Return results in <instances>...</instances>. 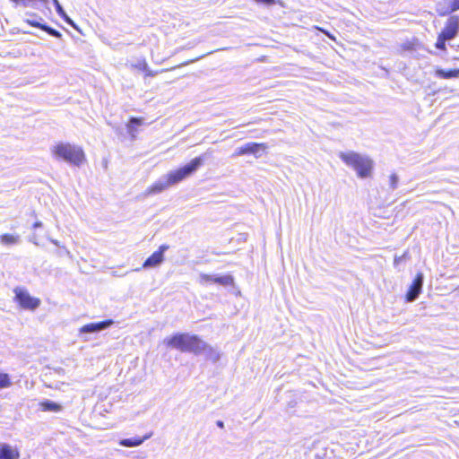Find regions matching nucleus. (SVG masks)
<instances>
[{"instance_id":"ddd939ff","label":"nucleus","mask_w":459,"mask_h":459,"mask_svg":"<svg viewBox=\"0 0 459 459\" xmlns=\"http://www.w3.org/2000/svg\"><path fill=\"white\" fill-rule=\"evenodd\" d=\"M173 184H169L167 179L166 182L158 181L152 184L145 191L146 195L159 194L164 191L168 186H172Z\"/></svg>"},{"instance_id":"c756f323","label":"nucleus","mask_w":459,"mask_h":459,"mask_svg":"<svg viewBox=\"0 0 459 459\" xmlns=\"http://www.w3.org/2000/svg\"><path fill=\"white\" fill-rule=\"evenodd\" d=\"M316 30L322 31L324 34H325L328 38H330L331 39L333 40H335V38L334 36H333L331 33H329L327 30L322 29V28H319V27H316Z\"/></svg>"},{"instance_id":"f257e3e1","label":"nucleus","mask_w":459,"mask_h":459,"mask_svg":"<svg viewBox=\"0 0 459 459\" xmlns=\"http://www.w3.org/2000/svg\"><path fill=\"white\" fill-rule=\"evenodd\" d=\"M168 347L177 349L181 352L200 354L208 347L207 344L195 334L178 333L165 340Z\"/></svg>"},{"instance_id":"6ab92c4d","label":"nucleus","mask_w":459,"mask_h":459,"mask_svg":"<svg viewBox=\"0 0 459 459\" xmlns=\"http://www.w3.org/2000/svg\"><path fill=\"white\" fill-rule=\"evenodd\" d=\"M13 385L11 377L7 373L0 372V389L9 388Z\"/></svg>"},{"instance_id":"b1692460","label":"nucleus","mask_w":459,"mask_h":459,"mask_svg":"<svg viewBox=\"0 0 459 459\" xmlns=\"http://www.w3.org/2000/svg\"><path fill=\"white\" fill-rule=\"evenodd\" d=\"M44 31L48 32L49 35L54 36L56 38H61L62 34L56 30V29H53L46 24H43L42 29Z\"/></svg>"},{"instance_id":"39448f33","label":"nucleus","mask_w":459,"mask_h":459,"mask_svg":"<svg viewBox=\"0 0 459 459\" xmlns=\"http://www.w3.org/2000/svg\"><path fill=\"white\" fill-rule=\"evenodd\" d=\"M13 293V300L22 309L35 310L41 304L40 299L31 296L29 290L23 287H15Z\"/></svg>"},{"instance_id":"6e6552de","label":"nucleus","mask_w":459,"mask_h":459,"mask_svg":"<svg viewBox=\"0 0 459 459\" xmlns=\"http://www.w3.org/2000/svg\"><path fill=\"white\" fill-rule=\"evenodd\" d=\"M422 285L423 274L422 273H418L405 294V301L411 302L415 300L421 292Z\"/></svg>"},{"instance_id":"2eb2a0df","label":"nucleus","mask_w":459,"mask_h":459,"mask_svg":"<svg viewBox=\"0 0 459 459\" xmlns=\"http://www.w3.org/2000/svg\"><path fill=\"white\" fill-rule=\"evenodd\" d=\"M459 10V0H449L447 7H437V13L439 16H446Z\"/></svg>"},{"instance_id":"a878e982","label":"nucleus","mask_w":459,"mask_h":459,"mask_svg":"<svg viewBox=\"0 0 459 459\" xmlns=\"http://www.w3.org/2000/svg\"><path fill=\"white\" fill-rule=\"evenodd\" d=\"M214 278L215 276H212L210 274H206V273H202L200 275V281L201 282H214Z\"/></svg>"},{"instance_id":"f03ea898","label":"nucleus","mask_w":459,"mask_h":459,"mask_svg":"<svg viewBox=\"0 0 459 459\" xmlns=\"http://www.w3.org/2000/svg\"><path fill=\"white\" fill-rule=\"evenodd\" d=\"M51 152L57 159L78 167L86 161L83 149L70 143H58L53 146Z\"/></svg>"},{"instance_id":"412c9836","label":"nucleus","mask_w":459,"mask_h":459,"mask_svg":"<svg viewBox=\"0 0 459 459\" xmlns=\"http://www.w3.org/2000/svg\"><path fill=\"white\" fill-rule=\"evenodd\" d=\"M449 40L448 39H445L444 36L440 35L438 33L437 35V41L435 43V47L437 48V49H440V50H443L445 51L446 49V42Z\"/></svg>"},{"instance_id":"5701e85b","label":"nucleus","mask_w":459,"mask_h":459,"mask_svg":"<svg viewBox=\"0 0 459 459\" xmlns=\"http://www.w3.org/2000/svg\"><path fill=\"white\" fill-rule=\"evenodd\" d=\"M112 323H113V321L108 319V320H104V321L98 322V323H93V325L95 326V330L98 332V331L103 330V329L110 326L112 325Z\"/></svg>"},{"instance_id":"cd10ccee","label":"nucleus","mask_w":459,"mask_h":459,"mask_svg":"<svg viewBox=\"0 0 459 459\" xmlns=\"http://www.w3.org/2000/svg\"><path fill=\"white\" fill-rule=\"evenodd\" d=\"M28 24H30V26L34 27V28H39V29H42V26L43 24L39 23V22H35V21H27Z\"/></svg>"},{"instance_id":"1a4fd4ad","label":"nucleus","mask_w":459,"mask_h":459,"mask_svg":"<svg viewBox=\"0 0 459 459\" xmlns=\"http://www.w3.org/2000/svg\"><path fill=\"white\" fill-rule=\"evenodd\" d=\"M169 249L168 245H161L159 247L158 250L153 252L143 263V266L144 268L148 267H155L161 264L164 259V252Z\"/></svg>"},{"instance_id":"9b49d317","label":"nucleus","mask_w":459,"mask_h":459,"mask_svg":"<svg viewBox=\"0 0 459 459\" xmlns=\"http://www.w3.org/2000/svg\"><path fill=\"white\" fill-rule=\"evenodd\" d=\"M152 432L150 431L143 437H134L131 438H123L119 441V445L125 447H134L141 446L145 440L151 438Z\"/></svg>"},{"instance_id":"a211bd4d","label":"nucleus","mask_w":459,"mask_h":459,"mask_svg":"<svg viewBox=\"0 0 459 459\" xmlns=\"http://www.w3.org/2000/svg\"><path fill=\"white\" fill-rule=\"evenodd\" d=\"M19 236L10 233H5L0 236V242L4 245H13L19 241Z\"/></svg>"},{"instance_id":"c85d7f7f","label":"nucleus","mask_w":459,"mask_h":459,"mask_svg":"<svg viewBox=\"0 0 459 459\" xmlns=\"http://www.w3.org/2000/svg\"><path fill=\"white\" fill-rule=\"evenodd\" d=\"M256 3L264 4L267 5H272L275 3L276 0H255Z\"/></svg>"},{"instance_id":"bb28decb","label":"nucleus","mask_w":459,"mask_h":459,"mask_svg":"<svg viewBox=\"0 0 459 459\" xmlns=\"http://www.w3.org/2000/svg\"><path fill=\"white\" fill-rule=\"evenodd\" d=\"M144 77H153L159 74L158 71H152L147 65V70H143Z\"/></svg>"},{"instance_id":"4468645a","label":"nucleus","mask_w":459,"mask_h":459,"mask_svg":"<svg viewBox=\"0 0 459 459\" xmlns=\"http://www.w3.org/2000/svg\"><path fill=\"white\" fill-rule=\"evenodd\" d=\"M39 407L41 411L59 412L62 411L61 404L52 402V401H49V400L41 401L39 403Z\"/></svg>"},{"instance_id":"473e14b6","label":"nucleus","mask_w":459,"mask_h":459,"mask_svg":"<svg viewBox=\"0 0 459 459\" xmlns=\"http://www.w3.org/2000/svg\"><path fill=\"white\" fill-rule=\"evenodd\" d=\"M216 424H217V426H218L219 428H221V429H222V428L224 427V424H223V422H222L221 420H218V421L216 422Z\"/></svg>"},{"instance_id":"2f4dec72","label":"nucleus","mask_w":459,"mask_h":459,"mask_svg":"<svg viewBox=\"0 0 459 459\" xmlns=\"http://www.w3.org/2000/svg\"><path fill=\"white\" fill-rule=\"evenodd\" d=\"M39 227H42V223L40 221H37L33 224V228H39Z\"/></svg>"},{"instance_id":"7c9ffc66","label":"nucleus","mask_w":459,"mask_h":459,"mask_svg":"<svg viewBox=\"0 0 459 459\" xmlns=\"http://www.w3.org/2000/svg\"><path fill=\"white\" fill-rule=\"evenodd\" d=\"M391 183L394 188L396 187L397 177L395 175L391 176Z\"/></svg>"},{"instance_id":"dca6fc26","label":"nucleus","mask_w":459,"mask_h":459,"mask_svg":"<svg viewBox=\"0 0 459 459\" xmlns=\"http://www.w3.org/2000/svg\"><path fill=\"white\" fill-rule=\"evenodd\" d=\"M436 76L442 79H452L459 77V68H454L449 70H444L437 68L435 70Z\"/></svg>"},{"instance_id":"f8f14e48","label":"nucleus","mask_w":459,"mask_h":459,"mask_svg":"<svg viewBox=\"0 0 459 459\" xmlns=\"http://www.w3.org/2000/svg\"><path fill=\"white\" fill-rule=\"evenodd\" d=\"M144 119L143 117H131L126 124V131L132 139L136 137L139 127L143 125Z\"/></svg>"},{"instance_id":"393cba45","label":"nucleus","mask_w":459,"mask_h":459,"mask_svg":"<svg viewBox=\"0 0 459 459\" xmlns=\"http://www.w3.org/2000/svg\"><path fill=\"white\" fill-rule=\"evenodd\" d=\"M80 332L81 333H93V332H97V331L95 330V326H94L93 323H90V324L82 325L80 328Z\"/></svg>"},{"instance_id":"423d86ee","label":"nucleus","mask_w":459,"mask_h":459,"mask_svg":"<svg viewBox=\"0 0 459 459\" xmlns=\"http://www.w3.org/2000/svg\"><path fill=\"white\" fill-rule=\"evenodd\" d=\"M268 148V145L265 143H255L250 142L247 143L240 147H238L235 152L234 156H243V155H249L253 154L255 157L258 156V153L260 152H264Z\"/></svg>"},{"instance_id":"20e7f679","label":"nucleus","mask_w":459,"mask_h":459,"mask_svg":"<svg viewBox=\"0 0 459 459\" xmlns=\"http://www.w3.org/2000/svg\"><path fill=\"white\" fill-rule=\"evenodd\" d=\"M204 155L195 157L185 166L168 173L166 178H168L169 184H177L194 174L204 164Z\"/></svg>"},{"instance_id":"72a5a7b5","label":"nucleus","mask_w":459,"mask_h":459,"mask_svg":"<svg viewBox=\"0 0 459 459\" xmlns=\"http://www.w3.org/2000/svg\"><path fill=\"white\" fill-rule=\"evenodd\" d=\"M400 260H401V257H395L394 261V264H397L400 262Z\"/></svg>"},{"instance_id":"aec40b11","label":"nucleus","mask_w":459,"mask_h":459,"mask_svg":"<svg viewBox=\"0 0 459 459\" xmlns=\"http://www.w3.org/2000/svg\"><path fill=\"white\" fill-rule=\"evenodd\" d=\"M54 4L57 13L69 24H73L72 20L67 16L58 0H54Z\"/></svg>"},{"instance_id":"f3484780","label":"nucleus","mask_w":459,"mask_h":459,"mask_svg":"<svg viewBox=\"0 0 459 459\" xmlns=\"http://www.w3.org/2000/svg\"><path fill=\"white\" fill-rule=\"evenodd\" d=\"M214 283H218L222 286H233L234 285V278L230 275H222V276H215Z\"/></svg>"},{"instance_id":"0eeeda50","label":"nucleus","mask_w":459,"mask_h":459,"mask_svg":"<svg viewBox=\"0 0 459 459\" xmlns=\"http://www.w3.org/2000/svg\"><path fill=\"white\" fill-rule=\"evenodd\" d=\"M459 32V16L451 15L446 20L444 28L439 32L445 39H453Z\"/></svg>"},{"instance_id":"9d476101","label":"nucleus","mask_w":459,"mask_h":459,"mask_svg":"<svg viewBox=\"0 0 459 459\" xmlns=\"http://www.w3.org/2000/svg\"><path fill=\"white\" fill-rule=\"evenodd\" d=\"M20 451L17 446L7 443H0V459H20Z\"/></svg>"},{"instance_id":"7ed1b4c3","label":"nucleus","mask_w":459,"mask_h":459,"mask_svg":"<svg viewBox=\"0 0 459 459\" xmlns=\"http://www.w3.org/2000/svg\"><path fill=\"white\" fill-rule=\"evenodd\" d=\"M339 157L348 166L352 167L359 178H368L371 176L373 161L368 157H364L359 153L341 152Z\"/></svg>"},{"instance_id":"4be33fe9","label":"nucleus","mask_w":459,"mask_h":459,"mask_svg":"<svg viewBox=\"0 0 459 459\" xmlns=\"http://www.w3.org/2000/svg\"><path fill=\"white\" fill-rule=\"evenodd\" d=\"M147 61L143 58L139 61H137L135 64H133L131 65L132 69H134V70H137V71H140V72H143V70H147Z\"/></svg>"}]
</instances>
